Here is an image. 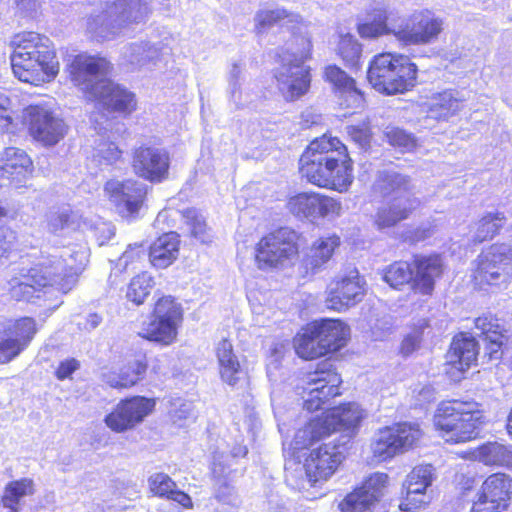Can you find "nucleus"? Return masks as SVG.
Segmentation results:
<instances>
[{"mask_svg":"<svg viewBox=\"0 0 512 512\" xmlns=\"http://www.w3.org/2000/svg\"><path fill=\"white\" fill-rule=\"evenodd\" d=\"M512 503V476L494 472L477 489L469 512H506Z\"/></svg>","mask_w":512,"mask_h":512,"instance_id":"nucleus-18","label":"nucleus"},{"mask_svg":"<svg viewBox=\"0 0 512 512\" xmlns=\"http://www.w3.org/2000/svg\"><path fill=\"white\" fill-rule=\"evenodd\" d=\"M10 45L11 68L20 81L40 86L56 78L60 70L59 62L47 37L24 31L14 35Z\"/></svg>","mask_w":512,"mask_h":512,"instance_id":"nucleus-3","label":"nucleus"},{"mask_svg":"<svg viewBox=\"0 0 512 512\" xmlns=\"http://www.w3.org/2000/svg\"><path fill=\"white\" fill-rule=\"evenodd\" d=\"M12 123L13 118L8 107V99L0 96V128L7 131Z\"/></svg>","mask_w":512,"mask_h":512,"instance_id":"nucleus-53","label":"nucleus"},{"mask_svg":"<svg viewBox=\"0 0 512 512\" xmlns=\"http://www.w3.org/2000/svg\"><path fill=\"white\" fill-rule=\"evenodd\" d=\"M297 22H299V15L284 8L260 10L256 14L255 30L257 33H264L274 26L281 27Z\"/></svg>","mask_w":512,"mask_h":512,"instance_id":"nucleus-42","label":"nucleus"},{"mask_svg":"<svg viewBox=\"0 0 512 512\" xmlns=\"http://www.w3.org/2000/svg\"><path fill=\"white\" fill-rule=\"evenodd\" d=\"M426 330L430 331L431 325L429 319L424 318L413 325L412 334L415 338H421Z\"/></svg>","mask_w":512,"mask_h":512,"instance_id":"nucleus-55","label":"nucleus"},{"mask_svg":"<svg viewBox=\"0 0 512 512\" xmlns=\"http://www.w3.org/2000/svg\"><path fill=\"white\" fill-rule=\"evenodd\" d=\"M340 246L341 237L336 233L317 237L311 243L307 254L302 259L301 267L304 276L312 277L326 269Z\"/></svg>","mask_w":512,"mask_h":512,"instance_id":"nucleus-32","label":"nucleus"},{"mask_svg":"<svg viewBox=\"0 0 512 512\" xmlns=\"http://www.w3.org/2000/svg\"><path fill=\"white\" fill-rule=\"evenodd\" d=\"M322 78L329 84L337 104L342 109L363 108L366 103V93L361 89L357 80L337 64L324 66Z\"/></svg>","mask_w":512,"mask_h":512,"instance_id":"nucleus-24","label":"nucleus"},{"mask_svg":"<svg viewBox=\"0 0 512 512\" xmlns=\"http://www.w3.org/2000/svg\"><path fill=\"white\" fill-rule=\"evenodd\" d=\"M35 493V484L31 478H20L12 480L4 487L1 496V504L9 512L20 511V501L26 496H32Z\"/></svg>","mask_w":512,"mask_h":512,"instance_id":"nucleus-40","label":"nucleus"},{"mask_svg":"<svg viewBox=\"0 0 512 512\" xmlns=\"http://www.w3.org/2000/svg\"><path fill=\"white\" fill-rule=\"evenodd\" d=\"M149 492L157 498L177 503L182 509H193L194 504L188 493L177 488V483L166 473L158 472L148 478Z\"/></svg>","mask_w":512,"mask_h":512,"instance_id":"nucleus-36","label":"nucleus"},{"mask_svg":"<svg viewBox=\"0 0 512 512\" xmlns=\"http://www.w3.org/2000/svg\"><path fill=\"white\" fill-rule=\"evenodd\" d=\"M376 190L386 199L373 217L378 230L390 229L409 219L419 206L409 176L398 172H383L376 181Z\"/></svg>","mask_w":512,"mask_h":512,"instance_id":"nucleus-6","label":"nucleus"},{"mask_svg":"<svg viewBox=\"0 0 512 512\" xmlns=\"http://www.w3.org/2000/svg\"><path fill=\"white\" fill-rule=\"evenodd\" d=\"M145 248L142 244L130 245L123 252L121 260L124 262V271L136 270L140 268L144 263Z\"/></svg>","mask_w":512,"mask_h":512,"instance_id":"nucleus-47","label":"nucleus"},{"mask_svg":"<svg viewBox=\"0 0 512 512\" xmlns=\"http://www.w3.org/2000/svg\"><path fill=\"white\" fill-rule=\"evenodd\" d=\"M445 271L446 263L442 254H414L410 261L397 260L386 266L383 280L393 289L402 290L409 286L414 294L431 297Z\"/></svg>","mask_w":512,"mask_h":512,"instance_id":"nucleus-5","label":"nucleus"},{"mask_svg":"<svg viewBox=\"0 0 512 512\" xmlns=\"http://www.w3.org/2000/svg\"><path fill=\"white\" fill-rule=\"evenodd\" d=\"M426 504V494L412 491V489H404V495L400 500L398 508L403 512H415L425 507Z\"/></svg>","mask_w":512,"mask_h":512,"instance_id":"nucleus-48","label":"nucleus"},{"mask_svg":"<svg viewBox=\"0 0 512 512\" xmlns=\"http://www.w3.org/2000/svg\"><path fill=\"white\" fill-rule=\"evenodd\" d=\"M473 324L483 343L484 357L490 361L501 360L510 343V332L504 322L497 314L486 311L475 317Z\"/></svg>","mask_w":512,"mask_h":512,"instance_id":"nucleus-22","label":"nucleus"},{"mask_svg":"<svg viewBox=\"0 0 512 512\" xmlns=\"http://www.w3.org/2000/svg\"><path fill=\"white\" fill-rule=\"evenodd\" d=\"M460 102L461 100L455 97L452 91L444 90L432 97L428 111L434 119L446 120L458 112Z\"/></svg>","mask_w":512,"mask_h":512,"instance_id":"nucleus-43","label":"nucleus"},{"mask_svg":"<svg viewBox=\"0 0 512 512\" xmlns=\"http://www.w3.org/2000/svg\"><path fill=\"white\" fill-rule=\"evenodd\" d=\"M506 222L507 217L504 212L493 211L484 213L475 223L472 243L478 245L493 240L500 235Z\"/></svg>","mask_w":512,"mask_h":512,"instance_id":"nucleus-37","label":"nucleus"},{"mask_svg":"<svg viewBox=\"0 0 512 512\" xmlns=\"http://www.w3.org/2000/svg\"><path fill=\"white\" fill-rule=\"evenodd\" d=\"M289 211L299 218L315 221L341 214V202L329 195L309 191L291 196L287 201Z\"/></svg>","mask_w":512,"mask_h":512,"instance_id":"nucleus-27","label":"nucleus"},{"mask_svg":"<svg viewBox=\"0 0 512 512\" xmlns=\"http://www.w3.org/2000/svg\"><path fill=\"white\" fill-rule=\"evenodd\" d=\"M423 436L424 432L418 423L402 421L384 426L378 430L371 443L372 457L377 462L389 461L416 448Z\"/></svg>","mask_w":512,"mask_h":512,"instance_id":"nucleus-13","label":"nucleus"},{"mask_svg":"<svg viewBox=\"0 0 512 512\" xmlns=\"http://www.w3.org/2000/svg\"><path fill=\"white\" fill-rule=\"evenodd\" d=\"M356 30L363 39H374L393 34L388 26V13L385 8L375 7L367 11V20L357 24Z\"/></svg>","mask_w":512,"mask_h":512,"instance_id":"nucleus-38","label":"nucleus"},{"mask_svg":"<svg viewBox=\"0 0 512 512\" xmlns=\"http://www.w3.org/2000/svg\"><path fill=\"white\" fill-rule=\"evenodd\" d=\"M336 54L343 64L353 70H359L362 66V44L351 34L339 36Z\"/></svg>","mask_w":512,"mask_h":512,"instance_id":"nucleus-41","label":"nucleus"},{"mask_svg":"<svg viewBox=\"0 0 512 512\" xmlns=\"http://www.w3.org/2000/svg\"><path fill=\"white\" fill-rule=\"evenodd\" d=\"M80 368V362L75 358H67L59 362L54 375L60 380L71 378L74 372Z\"/></svg>","mask_w":512,"mask_h":512,"instance_id":"nucleus-52","label":"nucleus"},{"mask_svg":"<svg viewBox=\"0 0 512 512\" xmlns=\"http://www.w3.org/2000/svg\"><path fill=\"white\" fill-rule=\"evenodd\" d=\"M112 70L113 65L106 57L85 52L74 55L65 66L68 81L81 91L84 100L87 99L86 90L97 82L94 78L107 76Z\"/></svg>","mask_w":512,"mask_h":512,"instance_id":"nucleus-21","label":"nucleus"},{"mask_svg":"<svg viewBox=\"0 0 512 512\" xmlns=\"http://www.w3.org/2000/svg\"><path fill=\"white\" fill-rule=\"evenodd\" d=\"M303 244V234L294 228H272L255 243L254 264L258 270L264 272L282 269L299 257Z\"/></svg>","mask_w":512,"mask_h":512,"instance_id":"nucleus-9","label":"nucleus"},{"mask_svg":"<svg viewBox=\"0 0 512 512\" xmlns=\"http://www.w3.org/2000/svg\"><path fill=\"white\" fill-rule=\"evenodd\" d=\"M180 237L176 232L159 235L148 248V259L156 269H165L172 265L179 255Z\"/></svg>","mask_w":512,"mask_h":512,"instance_id":"nucleus-35","label":"nucleus"},{"mask_svg":"<svg viewBox=\"0 0 512 512\" xmlns=\"http://www.w3.org/2000/svg\"><path fill=\"white\" fill-rule=\"evenodd\" d=\"M86 94L85 101L101 111L126 118L137 110L136 94L110 78L98 79L95 85L86 90Z\"/></svg>","mask_w":512,"mask_h":512,"instance_id":"nucleus-16","label":"nucleus"},{"mask_svg":"<svg viewBox=\"0 0 512 512\" xmlns=\"http://www.w3.org/2000/svg\"><path fill=\"white\" fill-rule=\"evenodd\" d=\"M512 280V248L496 242L482 249L473 261L470 282L476 290L508 284Z\"/></svg>","mask_w":512,"mask_h":512,"instance_id":"nucleus-11","label":"nucleus"},{"mask_svg":"<svg viewBox=\"0 0 512 512\" xmlns=\"http://www.w3.org/2000/svg\"><path fill=\"white\" fill-rule=\"evenodd\" d=\"M13 218V215L10 214V211L7 208L0 206V229L6 225L9 219Z\"/></svg>","mask_w":512,"mask_h":512,"instance_id":"nucleus-56","label":"nucleus"},{"mask_svg":"<svg viewBox=\"0 0 512 512\" xmlns=\"http://www.w3.org/2000/svg\"><path fill=\"white\" fill-rule=\"evenodd\" d=\"M367 283L356 267L335 274L325 288L324 303L328 310L342 313L363 301Z\"/></svg>","mask_w":512,"mask_h":512,"instance_id":"nucleus-15","label":"nucleus"},{"mask_svg":"<svg viewBox=\"0 0 512 512\" xmlns=\"http://www.w3.org/2000/svg\"><path fill=\"white\" fill-rule=\"evenodd\" d=\"M477 459L487 466L512 470V448L497 442H487L476 449Z\"/></svg>","mask_w":512,"mask_h":512,"instance_id":"nucleus-39","label":"nucleus"},{"mask_svg":"<svg viewBox=\"0 0 512 512\" xmlns=\"http://www.w3.org/2000/svg\"><path fill=\"white\" fill-rule=\"evenodd\" d=\"M131 167L139 178L161 183L169 176V152L156 146L141 145L132 152Z\"/></svg>","mask_w":512,"mask_h":512,"instance_id":"nucleus-28","label":"nucleus"},{"mask_svg":"<svg viewBox=\"0 0 512 512\" xmlns=\"http://www.w3.org/2000/svg\"><path fill=\"white\" fill-rule=\"evenodd\" d=\"M184 224L188 227L189 236L200 243H207L210 240V228L204 216L195 208H187L181 212Z\"/></svg>","mask_w":512,"mask_h":512,"instance_id":"nucleus-44","label":"nucleus"},{"mask_svg":"<svg viewBox=\"0 0 512 512\" xmlns=\"http://www.w3.org/2000/svg\"><path fill=\"white\" fill-rule=\"evenodd\" d=\"M39 331L34 317L9 319L0 329V364H8L25 351Z\"/></svg>","mask_w":512,"mask_h":512,"instance_id":"nucleus-20","label":"nucleus"},{"mask_svg":"<svg viewBox=\"0 0 512 512\" xmlns=\"http://www.w3.org/2000/svg\"><path fill=\"white\" fill-rule=\"evenodd\" d=\"M506 430L510 436H512V406L507 416Z\"/></svg>","mask_w":512,"mask_h":512,"instance_id":"nucleus-57","label":"nucleus"},{"mask_svg":"<svg viewBox=\"0 0 512 512\" xmlns=\"http://www.w3.org/2000/svg\"><path fill=\"white\" fill-rule=\"evenodd\" d=\"M298 173L302 180L317 188L346 193L355 179L354 160L341 139L324 133L303 150Z\"/></svg>","mask_w":512,"mask_h":512,"instance_id":"nucleus-2","label":"nucleus"},{"mask_svg":"<svg viewBox=\"0 0 512 512\" xmlns=\"http://www.w3.org/2000/svg\"><path fill=\"white\" fill-rule=\"evenodd\" d=\"M149 370L146 354L135 353L131 358L125 359L117 369L102 372L100 378L110 389L129 390L146 380Z\"/></svg>","mask_w":512,"mask_h":512,"instance_id":"nucleus-29","label":"nucleus"},{"mask_svg":"<svg viewBox=\"0 0 512 512\" xmlns=\"http://www.w3.org/2000/svg\"><path fill=\"white\" fill-rule=\"evenodd\" d=\"M123 151L109 140H102L98 146V157L106 164H114L122 158Z\"/></svg>","mask_w":512,"mask_h":512,"instance_id":"nucleus-51","label":"nucleus"},{"mask_svg":"<svg viewBox=\"0 0 512 512\" xmlns=\"http://www.w3.org/2000/svg\"><path fill=\"white\" fill-rule=\"evenodd\" d=\"M350 337V326L344 320L328 317L306 323L293 336L292 348L299 359L306 362L325 359L298 379L296 389L308 412L318 411L341 395L343 380L331 359L348 345Z\"/></svg>","mask_w":512,"mask_h":512,"instance_id":"nucleus-1","label":"nucleus"},{"mask_svg":"<svg viewBox=\"0 0 512 512\" xmlns=\"http://www.w3.org/2000/svg\"><path fill=\"white\" fill-rule=\"evenodd\" d=\"M366 79L383 95L404 94L416 86L418 66L406 54L380 52L370 59Z\"/></svg>","mask_w":512,"mask_h":512,"instance_id":"nucleus-7","label":"nucleus"},{"mask_svg":"<svg viewBox=\"0 0 512 512\" xmlns=\"http://www.w3.org/2000/svg\"><path fill=\"white\" fill-rule=\"evenodd\" d=\"M385 136L393 147L409 150L415 146L413 136L401 128L392 127L386 131Z\"/></svg>","mask_w":512,"mask_h":512,"instance_id":"nucleus-49","label":"nucleus"},{"mask_svg":"<svg viewBox=\"0 0 512 512\" xmlns=\"http://www.w3.org/2000/svg\"><path fill=\"white\" fill-rule=\"evenodd\" d=\"M364 410L356 402H342L326 409L321 416L310 419L294 437L297 448L304 449L332 433H355L364 419Z\"/></svg>","mask_w":512,"mask_h":512,"instance_id":"nucleus-8","label":"nucleus"},{"mask_svg":"<svg viewBox=\"0 0 512 512\" xmlns=\"http://www.w3.org/2000/svg\"><path fill=\"white\" fill-rule=\"evenodd\" d=\"M343 460L344 455L337 444H321L312 449L303 463L304 473L310 486H320L328 481L337 472Z\"/></svg>","mask_w":512,"mask_h":512,"instance_id":"nucleus-23","label":"nucleus"},{"mask_svg":"<svg viewBox=\"0 0 512 512\" xmlns=\"http://www.w3.org/2000/svg\"><path fill=\"white\" fill-rule=\"evenodd\" d=\"M447 362V374L455 381L464 378V374L477 364L479 343L466 332L455 334L451 340Z\"/></svg>","mask_w":512,"mask_h":512,"instance_id":"nucleus-30","label":"nucleus"},{"mask_svg":"<svg viewBox=\"0 0 512 512\" xmlns=\"http://www.w3.org/2000/svg\"><path fill=\"white\" fill-rule=\"evenodd\" d=\"M70 224V215L68 213H58L53 215L49 222L48 226L53 233L61 231L67 228Z\"/></svg>","mask_w":512,"mask_h":512,"instance_id":"nucleus-54","label":"nucleus"},{"mask_svg":"<svg viewBox=\"0 0 512 512\" xmlns=\"http://www.w3.org/2000/svg\"><path fill=\"white\" fill-rule=\"evenodd\" d=\"M156 408V399L141 395L121 399L105 415L104 423L114 433H126L135 429L151 415Z\"/></svg>","mask_w":512,"mask_h":512,"instance_id":"nucleus-19","label":"nucleus"},{"mask_svg":"<svg viewBox=\"0 0 512 512\" xmlns=\"http://www.w3.org/2000/svg\"><path fill=\"white\" fill-rule=\"evenodd\" d=\"M104 191L118 212L127 216L137 214L146 198L145 188L134 179L108 181Z\"/></svg>","mask_w":512,"mask_h":512,"instance_id":"nucleus-31","label":"nucleus"},{"mask_svg":"<svg viewBox=\"0 0 512 512\" xmlns=\"http://www.w3.org/2000/svg\"><path fill=\"white\" fill-rule=\"evenodd\" d=\"M33 172V160L24 150L17 147H6L3 150L0 158V180L20 187Z\"/></svg>","mask_w":512,"mask_h":512,"instance_id":"nucleus-33","label":"nucleus"},{"mask_svg":"<svg viewBox=\"0 0 512 512\" xmlns=\"http://www.w3.org/2000/svg\"><path fill=\"white\" fill-rule=\"evenodd\" d=\"M347 133L351 140L357 143L359 146L367 147L370 145L372 131L368 122L348 126Z\"/></svg>","mask_w":512,"mask_h":512,"instance_id":"nucleus-50","label":"nucleus"},{"mask_svg":"<svg viewBox=\"0 0 512 512\" xmlns=\"http://www.w3.org/2000/svg\"><path fill=\"white\" fill-rule=\"evenodd\" d=\"M120 272H121V270L116 269V270L114 271V273H111V274H110V277H109V278H110V279H112V277H113V276H115V277H116Z\"/></svg>","mask_w":512,"mask_h":512,"instance_id":"nucleus-59","label":"nucleus"},{"mask_svg":"<svg viewBox=\"0 0 512 512\" xmlns=\"http://www.w3.org/2000/svg\"><path fill=\"white\" fill-rule=\"evenodd\" d=\"M443 30V19L429 10H422L414 13L393 35L404 46L427 45L437 41Z\"/></svg>","mask_w":512,"mask_h":512,"instance_id":"nucleus-26","label":"nucleus"},{"mask_svg":"<svg viewBox=\"0 0 512 512\" xmlns=\"http://www.w3.org/2000/svg\"><path fill=\"white\" fill-rule=\"evenodd\" d=\"M130 1L131 0H116L112 3V6L124 9L125 7L129 6Z\"/></svg>","mask_w":512,"mask_h":512,"instance_id":"nucleus-58","label":"nucleus"},{"mask_svg":"<svg viewBox=\"0 0 512 512\" xmlns=\"http://www.w3.org/2000/svg\"><path fill=\"white\" fill-rule=\"evenodd\" d=\"M215 356L219 378L223 383L236 387L240 382L249 379L247 369L241 365L234 352L233 344L228 338L219 341L215 348Z\"/></svg>","mask_w":512,"mask_h":512,"instance_id":"nucleus-34","label":"nucleus"},{"mask_svg":"<svg viewBox=\"0 0 512 512\" xmlns=\"http://www.w3.org/2000/svg\"><path fill=\"white\" fill-rule=\"evenodd\" d=\"M24 121L30 136L44 146L57 144L67 133L64 121L42 105L27 106Z\"/></svg>","mask_w":512,"mask_h":512,"instance_id":"nucleus-25","label":"nucleus"},{"mask_svg":"<svg viewBox=\"0 0 512 512\" xmlns=\"http://www.w3.org/2000/svg\"><path fill=\"white\" fill-rule=\"evenodd\" d=\"M389 483L385 472L368 475L338 503L339 512H382L381 501Z\"/></svg>","mask_w":512,"mask_h":512,"instance_id":"nucleus-17","label":"nucleus"},{"mask_svg":"<svg viewBox=\"0 0 512 512\" xmlns=\"http://www.w3.org/2000/svg\"><path fill=\"white\" fill-rule=\"evenodd\" d=\"M154 286V278L147 272L135 275L128 284L126 297L133 304L142 305L150 295Z\"/></svg>","mask_w":512,"mask_h":512,"instance_id":"nucleus-45","label":"nucleus"},{"mask_svg":"<svg viewBox=\"0 0 512 512\" xmlns=\"http://www.w3.org/2000/svg\"><path fill=\"white\" fill-rule=\"evenodd\" d=\"M432 483V472L429 466H415L406 476L403 483L404 489H412L422 494H426L427 488Z\"/></svg>","mask_w":512,"mask_h":512,"instance_id":"nucleus-46","label":"nucleus"},{"mask_svg":"<svg viewBox=\"0 0 512 512\" xmlns=\"http://www.w3.org/2000/svg\"><path fill=\"white\" fill-rule=\"evenodd\" d=\"M59 267L60 262L56 257L42 256L39 262L27 270L23 276L24 280L13 279L10 282L11 297L16 301H31L55 285L63 292L70 290L75 279L67 273H62Z\"/></svg>","mask_w":512,"mask_h":512,"instance_id":"nucleus-10","label":"nucleus"},{"mask_svg":"<svg viewBox=\"0 0 512 512\" xmlns=\"http://www.w3.org/2000/svg\"><path fill=\"white\" fill-rule=\"evenodd\" d=\"M489 422L483 404L473 399L441 400L432 416V425L446 444L460 445L480 438Z\"/></svg>","mask_w":512,"mask_h":512,"instance_id":"nucleus-4","label":"nucleus"},{"mask_svg":"<svg viewBox=\"0 0 512 512\" xmlns=\"http://www.w3.org/2000/svg\"><path fill=\"white\" fill-rule=\"evenodd\" d=\"M184 322V309L175 296L157 294L152 305L150 321L140 337L163 346L177 341L179 329Z\"/></svg>","mask_w":512,"mask_h":512,"instance_id":"nucleus-12","label":"nucleus"},{"mask_svg":"<svg viewBox=\"0 0 512 512\" xmlns=\"http://www.w3.org/2000/svg\"><path fill=\"white\" fill-rule=\"evenodd\" d=\"M293 44L299 49L293 50L290 57L298 63L290 64L286 73L277 76L282 85L280 91L288 102H293L307 94L311 87V68L303 63L312 57L313 45L309 37L303 34L293 35Z\"/></svg>","mask_w":512,"mask_h":512,"instance_id":"nucleus-14","label":"nucleus"}]
</instances>
